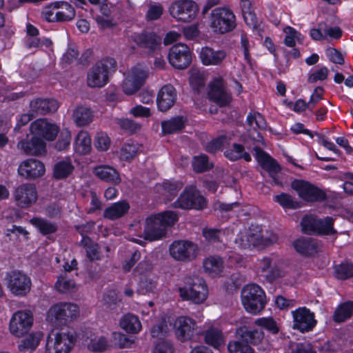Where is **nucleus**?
Returning a JSON list of instances; mask_svg holds the SVG:
<instances>
[{
  "label": "nucleus",
  "mask_w": 353,
  "mask_h": 353,
  "mask_svg": "<svg viewBox=\"0 0 353 353\" xmlns=\"http://www.w3.org/2000/svg\"><path fill=\"white\" fill-rule=\"evenodd\" d=\"M199 56L204 65H219L226 58L227 54L223 50H215L212 48L205 46L201 48Z\"/></svg>",
  "instance_id": "7c9ffc66"
},
{
  "label": "nucleus",
  "mask_w": 353,
  "mask_h": 353,
  "mask_svg": "<svg viewBox=\"0 0 353 353\" xmlns=\"http://www.w3.org/2000/svg\"><path fill=\"white\" fill-rule=\"evenodd\" d=\"M186 119L183 116H176L170 120L161 122V132L163 134H171L182 130L185 128Z\"/></svg>",
  "instance_id": "e433bc0d"
},
{
  "label": "nucleus",
  "mask_w": 353,
  "mask_h": 353,
  "mask_svg": "<svg viewBox=\"0 0 353 353\" xmlns=\"http://www.w3.org/2000/svg\"><path fill=\"white\" fill-rule=\"evenodd\" d=\"M294 249L303 256H313L319 250V243L316 239L309 237H299L292 242Z\"/></svg>",
  "instance_id": "cd10ccee"
},
{
  "label": "nucleus",
  "mask_w": 353,
  "mask_h": 353,
  "mask_svg": "<svg viewBox=\"0 0 353 353\" xmlns=\"http://www.w3.org/2000/svg\"><path fill=\"white\" fill-rule=\"evenodd\" d=\"M254 122L257 128L260 130H265L266 128V121L264 117L258 112L254 114L250 112L247 116L246 123L248 125L252 126Z\"/></svg>",
  "instance_id": "052dcab7"
},
{
  "label": "nucleus",
  "mask_w": 353,
  "mask_h": 353,
  "mask_svg": "<svg viewBox=\"0 0 353 353\" xmlns=\"http://www.w3.org/2000/svg\"><path fill=\"white\" fill-rule=\"evenodd\" d=\"M14 196L17 205L26 208L36 202L37 190L34 185L23 183L17 188Z\"/></svg>",
  "instance_id": "5701e85b"
},
{
  "label": "nucleus",
  "mask_w": 353,
  "mask_h": 353,
  "mask_svg": "<svg viewBox=\"0 0 353 353\" xmlns=\"http://www.w3.org/2000/svg\"><path fill=\"white\" fill-rule=\"evenodd\" d=\"M169 332V328L165 320L163 319L152 326L150 334L152 338L163 339Z\"/></svg>",
  "instance_id": "864d4df0"
},
{
  "label": "nucleus",
  "mask_w": 353,
  "mask_h": 353,
  "mask_svg": "<svg viewBox=\"0 0 353 353\" xmlns=\"http://www.w3.org/2000/svg\"><path fill=\"white\" fill-rule=\"evenodd\" d=\"M243 17L245 23L248 26L251 28L257 33L261 34V32L263 31V29L261 28L257 17L253 10L250 12H245V14H243Z\"/></svg>",
  "instance_id": "bf43d9fd"
},
{
  "label": "nucleus",
  "mask_w": 353,
  "mask_h": 353,
  "mask_svg": "<svg viewBox=\"0 0 353 353\" xmlns=\"http://www.w3.org/2000/svg\"><path fill=\"white\" fill-rule=\"evenodd\" d=\"M228 350L230 353H254V350L249 344L239 340L230 341Z\"/></svg>",
  "instance_id": "3c124183"
},
{
  "label": "nucleus",
  "mask_w": 353,
  "mask_h": 353,
  "mask_svg": "<svg viewBox=\"0 0 353 353\" xmlns=\"http://www.w3.org/2000/svg\"><path fill=\"white\" fill-rule=\"evenodd\" d=\"M5 281L7 288L15 296H26L30 290V279L19 270L7 272Z\"/></svg>",
  "instance_id": "f8f14e48"
},
{
  "label": "nucleus",
  "mask_w": 353,
  "mask_h": 353,
  "mask_svg": "<svg viewBox=\"0 0 353 353\" xmlns=\"http://www.w3.org/2000/svg\"><path fill=\"white\" fill-rule=\"evenodd\" d=\"M63 8L66 12L58 11L54 14V22H65L72 21L75 17V10L69 3H63Z\"/></svg>",
  "instance_id": "8fccbe9b"
},
{
  "label": "nucleus",
  "mask_w": 353,
  "mask_h": 353,
  "mask_svg": "<svg viewBox=\"0 0 353 353\" xmlns=\"http://www.w3.org/2000/svg\"><path fill=\"white\" fill-rule=\"evenodd\" d=\"M130 208V205L127 200H120L104 210L103 217L110 220L122 218L128 213Z\"/></svg>",
  "instance_id": "2f4dec72"
},
{
  "label": "nucleus",
  "mask_w": 353,
  "mask_h": 353,
  "mask_svg": "<svg viewBox=\"0 0 353 353\" xmlns=\"http://www.w3.org/2000/svg\"><path fill=\"white\" fill-rule=\"evenodd\" d=\"M43 334L41 332H35L30 334L26 339L22 340L18 346L21 352L26 350H34L39 345Z\"/></svg>",
  "instance_id": "de8ad7c7"
},
{
  "label": "nucleus",
  "mask_w": 353,
  "mask_h": 353,
  "mask_svg": "<svg viewBox=\"0 0 353 353\" xmlns=\"http://www.w3.org/2000/svg\"><path fill=\"white\" fill-rule=\"evenodd\" d=\"M85 345L88 349L93 352H104L108 345V342L105 336H94L90 339L87 337L85 340Z\"/></svg>",
  "instance_id": "c03bdc74"
},
{
  "label": "nucleus",
  "mask_w": 353,
  "mask_h": 353,
  "mask_svg": "<svg viewBox=\"0 0 353 353\" xmlns=\"http://www.w3.org/2000/svg\"><path fill=\"white\" fill-rule=\"evenodd\" d=\"M168 59L174 68L183 70L187 68L192 62V53L185 43H176L169 50Z\"/></svg>",
  "instance_id": "dca6fc26"
},
{
  "label": "nucleus",
  "mask_w": 353,
  "mask_h": 353,
  "mask_svg": "<svg viewBox=\"0 0 353 353\" xmlns=\"http://www.w3.org/2000/svg\"><path fill=\"white\" fill-rule=\"evenodd\" d=\"M17 147L27 155H41L46 153V143L41 138L32 134L30 139H21L17 143Z\"/></svg>",
  "instance_id": "b1692460"
},
{
  "label": "nucleus",
  "mask_w": 353,
  "mask_h": 353,
  "mask_svg": "<svg viewBox=\"0 0 353 353\" xmlns=\"http://www.w3.org/2000/svg\"><path fill=\"white\" fill-rule=\"evenodd\" d=\"M79 315L77 305L72 303H59L51 306L48 312L47 319L56 325H65L76 319Z\"/></svg>",
  "instance_id": "6e6552de"
},
{
  "label": "nucleus",
  "mask_w": 353,
  "mask_h": 353,
  "mask_svg": "<svg viewBox=\"0 0 353 353\" xmlns=\"http://www.w3.org/2000/svg\"><path fill=\"white\" fill-rule=\"evenodd\" d=\"M190 84L194 91L199 92L205 85L203 74L199 71L192 72L190 77Z\"/></svg>",
  "instance_id": "e2e57ef3"
},
{
  "label": "nucleus",
  "mask_w": 353,
  "mask_h": 353,
  "mask_svg": "<svg viewBox=\"0 0 353 353\" xmlns=\"http://www.w3.org/2000/svg\"><path fill=\"white\" fill-rule=\"evenodd\" d=\"M74 121L77 126H85L92 121V110L84 106H78L73 112Z\"/></svg>",
  "instance_id": "ea45409f"
},
{
  "label": "nucleus",
  "mask_w": 353,
  "mask_h": 353,
  "mask_svg": "<svg viewBox=\"0 0 353 353\" xmlns=\"http://www.w3.org/2000/svg\"><path fill=\"white\" fill-rule=\"evenodd\" d=\"M32 323L33 316L30 311H17L10 319V332L16 337H22L29 332Z\"/></svg>",
  "instance_id": "f3484780"
},
{
  "label": "nucleus",
  "mask_w": 353,
  "mask_h": 353,
  "mask_svg": "<svg viewBox=\"0 0 353 353\" xmlns=\"http://www.w3.org/2000/svg\"><path fill=\"white\" fill-rule=\"evenodd\" d=\"M227 141V137L224 134L219 135L213 138L209 142L203 145L205 152L209 154H216L223 149L224 145Z\"/></svg>",
  "instance_id": "49530a36"
},
{
  "label": "nucleus",
  "mask_w": 353,
  "mask_h": 353,
  "mask_svg": "<svg viewBox=\"0 0 353 353\" xmlns=\"http://www.w3.org/2000/svg\"><path fill=\"white\" fill-rule=\"evenodd\" d=\"M223 154L230 161H236L240 159H243L246 162L252 161L251 155L245 151L244 145L241 143H234L232 148L226 149Z\"/></svg>",
  "instance_id": "72a5a7b5"
},
{
  "label": "nucleus",
  "mask_w": 353,
  "mask_h": 353,
  "mask_svg": "<svg viewBox=\"0 0 353 353\" xmlns=\"http://www.w3.org/2000/svg\"><path fill=\"white\" fill-rule=\"evenodd\" d=\"M335 276L339 279H347L353 276V265L341 263L334 267Z\"/></svg>",
  "instance_id": "4d7b16f0"
},
{
  "label": "nucleus",
  "mask_w": 353,
  "mask_h": 353,
  "mask_svg": "<svg viewBox=\"0 0 353 353\" xmlns=\"http://www.w3.org/2000/svg\"><path fill=\"white\" fill-rule=\"evenodd\" d=\"M183 187V183L181 181L166 180L163 183V190L172 196H176Z\"/></svg>",
  "instance_id": "0e129e2a"
},
{
  "label": "nucleus",
  "mask_w": 353,
  "mask_h": 353,
  "mask_svg": "<svg viewBox=\"0 0 353 353\" xmlns=\"http://www.w3.org/2000/svg\"><path fill=\"white\" fill-rule=\"evenodd\" d=\"M78 337L70 327L52 331L46 340V353H69Z\"/></svg>",
  "instance_id": "f257e3e1"
},
{
  "label": "nucleus",
  "mask_w": 353,
  "mask_h": 353,
  "mask_svg": "<svg viewBox=\"0 0 353 353\" xmlns=\"http://www.w3.org/2000/svg\"><path fill=\"white\" fill-rule=\"evenodd\" d=\"M254 151L255 152V159L261 168L268 173L275 185H279L281 182L277 177V174L282 170L281 165L270 154L259 146H254Z\"/></svg>",
  "instance_id": "2eb2a0df"
},
{
  "label": "nucleus",
  "mask_w": 353,
  "mask_h": 353,
  "mask_svg": "<svg viewBox=\"0 0 353 353\" xmlns=\"http://www.w3.org/2000/svg\"><path fill=\"white\" fill-rule=\"evenodd\" d=\"M157 288V280L154 278L145 277L139 283V290L143 293L154 292Z\"/></svg>",
  "instance_id": "338daca9"
},
{
  "label": "nucleus",
  "mask_w": 353,
  "mask_h": 353,
  "mask_svg": "<svg viewBox=\"0 0 353 353\" xmlns=\"http://www.w3.org/2000/svg\"><path fill=\"white\" fill-rule=\"evenodd\" d=\"M179 292L183 301H191L195 304L203 303L208 295L205 281L197 276L185 277L184 286L179 288Z\"/></svg>",
  "instance_id": "20e7f679"
},
{
  "label": "nucleus",
  "mask_w": 353,
  "mask_h": 353,
  "mask_svg": "<svg viewBox=\"0 0 353 353\" xmlns=\"http://www.w3.org/2000/svg\"><path fill=\"white\" fill-rule=\"evenodd\" d=\"M59 108L57 100L50 98H36L30 103V111L37 115L55 112Z\"/></svg>",
  "instance_id": "bb28decb"
},
{
  "label": "nucleus",
  "mask_w": 353,
  "mask_h": 353,
  "mask_svg": "<svg viewBox=\"0 0 353 353\" xmlns=\"http://www.w3.org/2000/svg\"><path fill=\"white\" fill-rule=\"evenodd\" d=\"M74 149L76 153L81 155L89 154L91 151V138L86 131H80L74 140Z\"/></svg>",
  "instance_id": "4c0bfd02"
},
{
  "label": "nucleus",
  "mask_w": 353,
  "mask_h": 353,
  "mask_svg": "<svg viewBox=\"0 0 353 353\" xmlns=\"http://www.w3.org/2000/svg\"><path fill=\"white\" fill-rule=\"evenodd\" d=\"M94 175L99 179L105 182L118 183L120 178L117 171L108 165H99L93 170Z\"/></svg>",
  "instance_id": "c9c22d12"
},
{
  "label": "nucleus",
  "mask_w": 353,
  "mask_h": 353,
  "mask_svg": "<svg viewBox=\"0 0 353 353\" xmlns=\"http://www.w3.org/2000/svg\"><path fill=\"white\" fill-rule=\"evenodd\" d=\"M353 301H347L339 306L334 314V320L341 323L350 318L352 315Z\"/></svg>",
  "instance_id": "a18cd8bd"
},
{
  "label": "nucleus",
  "mask_w": 353,
  "mask_h": 353,
  "mask_svg": "<svg viewBox=\"0 0 353 353\" xmlns=\"http://www.w3.org/2000/svg\"><path fill=\"white\" fill-rule=\"evenodd\" d=\"M254 323L256 325L263 327L273 334H276L279 332L276 323L272 318H260L256 319Z\"/></svg>",
  "instance_id": "69168bd1"
},
{
  "label": "nucleus",
  "mask_w": 353,
  "mask_h": 353,
  "mask_svg": "<svg viewBox=\"0 0 353 353\" xmlns=\"http://www.w3.org/2000/svg\"><path fill=\"white\" fill-rule=\"evenodd\" d=\"M209 26L214 33L224 34L231 32L236 28V18L229 7H216L210 12Z\"/></svg>",
  "instance_id": "7ed1b4c3"
},
{
  "label": "nucleus",
  "mask_w": 353,
  "mask_h": 353,
  "mask_svg": "<svg viewBox=\"0 0 353 353\" xmlns=\"http://www.w3.org/2000/svg\"><path fill=\"white\" fill-rule=\"evenodd\" d=\"M289 348L290 353H316L312 345L307 342H290Z\"/></svg>",
  "instance_id": "680f3d73"
},
{
  "label": "nucleus",
  "mask_w": 353,
  "mask_h": 353,
  "mask_svg": "<svg viewBox=\"0 0 353 353\" xmlns=\"http://www.w3.org/2000/svg\"><path fill=\"white\" fill-rule=\"evenodd\" d=\"M248 318H241L236 321V336L248 344L256 345L263 337V332L258 329H252L249 325Z\"/></svg>",
  "instance_id": "6ab92c4d"
},
{
  "label": "nucleus",
  "mask_w": 353,
  "mask_h": 353,
  "mask_svg": "<svg viewBox=\"0 0 353 353\" xmlns=\"http://www.w3.org/2000/svg\"><path fill=\"white\" fill-rule=\"evenodd\" d=\"M110 145V139L108 134L103 132H97L94 141V145L99 151H107Z\"/></svg>",
  "instance_id": "5fc2aeb1"
},
{
  "label": "nucleus",
  "mask_w": 353,
  "mask_h": 353,
  "mask_svg": "<svg viewBox=\"0 0 353 353\" xmlns=\"http://www.w3.org/2000/svg\"><path fill=\"white\" fill-rule=\"evenodd\" d=\"M142 145L137 142L128 140L121 146L119 150V157L121 161L131 162L141 150Z\"/></svg>",
  "instance_id": "f704fd0d"
},
{
  "label": "nucleus",
  "mask_w": 353,
  "mask_h": 353,
  "mask_svg": "<svg viewBox=\"0 0 353 353\" xmlns=\"http://www.w3.org/2000/svg\"><path fill=\"white\" fill-rule=\"evenodd\" d=\"M74 165L70 159L57 162L53 168V177L57 180L68 178L73 172Z\"/></svg>",
  "instance_id": "58836bf2"
},
{
  "label": "nucleus",
  "mask_w": 353,
  "mask_h": 353,
  "mask_svg": "<svg viewBox=\"0 0 353 353\" xmlns=\"http://www.w3.org/2000/svg\"><path fill=\"white\" fill-rule=\"evenodd\" d=\"M199 11L198 4L192 0H176L169 8L170 15L183 22L193 21Z\"/></svg>",
  "instance_id": "9d476101"
},
{
  "label": "nucleus",
  "mask_w": 353,
  "mask_h": 353,
  "mask_svg": "<svg viewBox=\"0 0 353 353\" xmlns=\"http://www.w3.org/2000/svg\"><path fill=\"white\" fill-rule=\"evenodd\" d=\"M275 256H266L258 260L257 273L270 283L285 275V271L276 263Z\"/></svg>",
  "instance_id": "4468645a"
},
{
  "label": "nucleus",
  "mask_w": 353,
  "mask_h": 353,
  "mask_svg": "<svg viewBox=\"0 0 353 353\" xmlns=\"http://www.w3.org/2000/svg\"><path fill=\"white\" fill-rule=\"evenodd\" d=\"M30 132L43 140L54 141L59 132V127L49 122L47 119H38L30 125Z\"/></svg>",
  "instance_id": "aec40b11"
},
{
  "label": "nucleus",
  "mask_w": 353,
  "mask_h": 353,
  "mask_svg": "<svg viewBox=\"0 0 353 353\" xmlns=\"http://www.w3.org/2000/svg\"><path fill=\"white\" fill-rule=\"evenodd\" d=\"M17 172L19 176L27 180H34L42 176L46 172L44 164L35 159H28L19 165Z\"/></svg>",
  "instance_id": "4be33fe9"
},
{
  "label": "nucleus",
  "mask_w": 353,
  "mask_h": 353,
  "mask_svg": "<svg viewBox=\"0 0 353 353\" xmlns=\"http://www.w3.org/2000/svg\"><path fill=\"white\" fill-rule=\"evenodd\" d=\"M291 188L305 202L322 203L327 200L326 191L308 181L295 179L291 183Z\"/></svg>",
  "instance_id": "423d86ee"
},
{
  "label": "nucleus",
  "mask_w": 353,
  "mask_h": 353,
  "mask_svg": "<svg viewBox=\"0 0 353 353\" xmlns=\"http://www.w3.org/2000/svg\"><path fill=\"white\" fill-rule=\"evenodd\" d=\"M171 222H146L143 230L145 239L153 241H157L166 235L168 226H171Z\"/></svg>",
  "instance_id": "c756f323"
},
{
  "label": "nucleus",
  "mask_w": 353,
  "mask_h": 353,
  "mask_svg": "<svg viewBox=\"0 0 353 353\" xmlns=\"http://www.w3.org/2000/svg\"><path fill=\"white\" fill-rule=\"evenodd\" d=\"M204 341L215 349H219L225 343V338L222 331L214 327H210L203 333Z\"/></svg>",
  "instance_id": "473e14b6"
},
{
  "label": "nucleus",
  "mask_w": 353,
  "mask_h": 353,
  "mask_svg": "<svg viewBox=\"0 0 353 353\" xmlns=\"http://www.w3.org/2000/svg\"><path fill=\"white\" fill-rule=\"evenodd\" d=\"M203 268L209 274L217 275L223 270V260L219 256H211L204 260Z\"/></svg>",
  "instance_id": "37998d69"
},
{
  "label": "nucleus",
  "mask_w": 353,
  "mask_h": 353,
  "mask_svg": "<svg viewBox=\"0 0 353 353\" xmlns=\"http://www.w3.org/2000/svg\"><path fill=\"white\" fill-rule=\"evenodd\" d=\"M145 221H179V215L172 210L152 214L147 216Z\"/></svg>",
  "instance_id": "603ef678"
},
{
  "label": "nucleus",
  "mask_w": 353,
  "mask_h": 353,
  "mask_svg": "<svg viewBox=\"0 0 353 353\" xmlns=\"http://www.w3.org/2000/svg\"><path fill=\"white\" fill-rule=\"evenodd\" d=\"M169 252L170 256L177 261L189 262L196 258L199 248L192 241L177 240L170 245Z\"/></svg>",
  "instance_id": "9b49d317"
},
{
  "label": "nucleus",
  "mask_w": 353,
  "mask_h": 353,
  "mask_svg": "<svg viewBox=\"0 0 353 353\" xmlns=\"http://www.w3.org/2000/svg\"><path fill=\"white\" fill-rule=\"evenodd\" d=\"M293 316V328L301 332L312 330L316 324L313 312L305 307H299L292 312Z\"/></svg>",
  "instance_id": "412c9836"
},
{
  "label": "nucleus",
  "mask_w": 353,
  "mask_h": 353,
  "mask_svg": "<svg viewBox=\"0 0 353 353\" xmlns=\"http://www.w3.org/2000/svg\"><path fill=\"white\" fill-rule=\"evenodd\" d=\"M241 301L245 310L252 314L261 312L266 303L264 291L256 284L247 285L243 288Z\"/></svg>",
  "instance_id": "39448f33"
},
{
  "label": "nucleus",
  "mask_w": 353,
  "mask_h": 353,
  "mask_svg": "<svg viewBox=\"0 0 353 353\" xmlns=\"http://www.w3.org/2000/svg\"><path fill=\"white\" fill-rule=\"evenodd\" d=\"M278 236L276 234L265 230L264 232L245 235L241 239L240 245L245 250L253 248H264L276 242Z\"/></svg>",
  "instance_id": "a211bd4d"
},
{
  "label": "nucleus",
  "mask_w": 353,
  "mask_h": 353,
  "mask_svg": "<svg viewBox=\"0 0 353 353\" xmlns=\"http://www.w3.org/2000/svg\"><path fill=\"white\" fill-rule=\"evenodd\" d=\"M176 99L177 93L175 88L170 83L164 85L157 94L158 110L163 112L169 110L174 105Z\"/></svg>",
  "instance_id": "393cba45"
},
{
  "label": "nucleus",
  "mask_w": 353,
  "mask_h": 353,
  "mask_svg": "<svg viewBox=\"0 0 353 353\" xmlns=\"http://www.w3.org/2000/svg\"><path fill=\"white\" fill-rule=\"evenodd\" d=\"M147 73L142 69L139 68H134L132 69L131 74L128 76L130 79H131L134 83H135L136 88H141L146 79H147Z\"/></svg>",
  "instance_id": "13d9d810"
},
{
  "label": "nucleus",
  "mask_w": 353,
  "mask_h": 353,
  "mask_svg": "<svg viewBox=\"0 0 353 353\" xmlns=\"http://www.w3.org/2000/svg\"><path fill=\"white\" fill-rule=\"evenodd\" d=\"M132 41L148 57H154L160 54L162 39L154 32L143 30L136 33Z\"/></svg>",
  "instance_id": "1a4fd4ad"
},
{
  "label": "nucleus",
  "mask_w": 353,
  "mask_h": 353,
  "mask_svg": "<svg viewBox=\"0 0 353 353\" xmlns=\"http://www.w3.org/2000/svg\"><path fill=\"white\" fill-rule=\"evenodd\" d=\"M55 287L61 293L71 292L75 288V283L72 279L61 276L58 278Z\"/></svg>",
  "instance_id": "6e6d98bb"
},
{
  "label": "nucleus",
  "mask_w": 353,
  "mask_h": 353,
  "mask_svg": "<svg viewBox=\"0 0 353 353\" xmlns=\"http://www.w3.org/2000/svg\"><path fill=\"white\" fill-rule=\"evenodd\" d=\"M192 170L196 173H203L214 168V163L210 162L209 157L205 154L194 156L192 161Z\"/></svg>",
  "instance_id": "a19ab883"
},
{
  "label": "nucleus",
  "mask_w": 353,
  "mask_h": 353,
  "mask_svg": "<svg viewBox=\"0 0 353 353\" xmlns=\"http://www.w3.org/2000/svg\"><path fill=\"white\" fill-rule=\"evenodd\" d=\"M172 205L175 208L202 210L207 207L208 201L200 194L196 185H189L185 186Z\"/></svg>",
  "instance_id": "0eeeda50"
},
{
  "label": "nucleus",
  "mask_w": 353,
  "mask_h": 353,
  "mask_svg": "<svg viewBox=\"0 0 353 353\" xmlns=\"http://www.w3.org/2000/svg\"><path fill=\"white\" fill-rule=\"evenodd\" d=\"M59 138L55 143V149L58 151H63L67 150L71 142L72 136L70 131L67 128H63L61 130H59Z\"/></svg>",
  "instance_id": "09e8293b"
},
{
  "label": "nucleus",
  "mask_w": 353,
  "mask_h": 353,
  "mask_svg": "<svg viewBox=\"0 0 353 353\" xmlns=\"http://www.w3.org/2000/svg\"><path fill=\"white\" fill-rule=\"evenodd\" d=\"M333 222H301V232L307 235H328L336 232Z\"/></svg>",
  "instance_id": "c85d7f7f"
},
{
  "label": "nucleus",
  "mask_w": 353,
  "mask_h": 353,
  "mask_svg": "<svg viewBox=\"0 0 353 353\" xmlns=\"http://www.w3.org/2000/svg\"><path fill=\"white\" fill-rule=\"evenodd\" d=\"M208 97L220 108L228 106L232 101V94L228 92L222 77L214 78L209 84Z\"/></svg>",
  "instance_id": "ddd939ff"
},
{
  "label": "nucleus",
  "mask_w": 353,
  "mask_h": 353,
  "mask_svg": "<svg viewBox=\"0 0 353 353\" xmlns=\"http://www.w3.org/2000/svg\"><path fill=\"white\" fill-rule=\"evenodd\" d=\"M117 66L116 60L109 57L97 61L88 72V86L92 88L104 87L108 83L110 76L116 71Z\"/></svg>",
  "instance_id": "f03ea898"
},
{
  "label": "nucleus",
  "mask_w": 353,
  "mask_h": 353,
  "mask_svg": "<svg viewBox=\"0 0 353 353\" xmlns=\"http://www.w3.org/2000/svg\"><path fill=\"white\" fill-rule=\"evenodd\" d=\"M153 353H174L173 345L171 341L163 339L155 345Z\"/></svg>",
  "instance_id": "774afa93"
},
{
  "label": "nucleus",
  "mask_w": 353,
  "mask_h": 353,
  "mask_svg": "<svg viewBox=\"0 0 353 353\" xmlns=\"http://www.w3.org/2000/svg\"><path fill=\"white\" fill-rule=\"evenodd\" d=\"M121 327L129 333H138L141 330V323L138 317L133 314L125 315L120 321Z\"/></svg>",
  "instance_id": "79ce46f5"
},
{
  "label": "nucleus",
  "mask_w": 353,
  "mask_h": 353,
  "mask_svg": "<svg viewBox=\"0 0 353 353\" xmlns=\"http://www.w3.org/2000/svg\"><path fill=\"white\" fill-rule=\"evenodd\" d=\"M174 326L176 338L181 341H185L193 336L196 323L189 317L180 316L176 320Z\"/></svg>",
  "instance_id": "a878e982"
}]
</instances>
